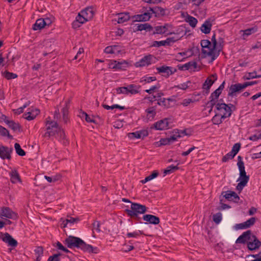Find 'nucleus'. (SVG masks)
<instances>
[{"label": "nucleus", "instance_id": "nucleus-1", "mask_svg": "<svg viewBox=\"0 0 261 261\" xmlns=\"http://www.w3.org/2000/svg\"><path fill=\"white\" fill-rule=\"evenodd\" d=\"M64 244L68 248L73 247L80 248L84 252L88 253H98L99 249L97 247H93L91 245L86 244L80 238L72 236H68L64 241Z\"/></svg>", "mask_w": 261, "mask_h": 261}, {"label": "nucleus", "instance_id": "nucleus-2", "mask_svg": "<svg viewBox=\"0 0 261 261\" xmlns=\"http://www.w3.org/2000/svg\"><path fill=\"white\" fill-rule=\"evenodd\" d=\"M146 211L147 207L145 205L134 202L132 203L130 209L126 208L124 210V212L131 218L139 221L141 218L139 216V215L144 214Z\"/></svg>", "mask_w": 261, "mask_h": 261}, {"label": "nucleus", "instance_id": "nucleus-3", "mask_svg": "<svg viewBox=\"0 0 261 261\" xmlns=\"http://www.w3.org/2000/svg\"><path fill=\"white\" fill-rule=\"evenodd\" d=\"M211 40L213 44L212 49L210 50V51L203 49L202 50V54L204 55L203 58H205L206 56L211 57V61L210 62H213L219 56V51H217L218 43L216 39V34L215 33L212 37Z\"/></svg>", "mask_w": 261, "mask_h": 261}, {"label": "nucleus", "instance_id": "nucleus-4", "mask_svg": "<svg viewBox=\"0 0 261 261\" xmlns=\"http://www.w3.org/2000/svg\"><path fill=\"white\" fill-rule=\"evenodd\" d=\"M216 110L219 111H224L223 114H221V118H226L229 117L232 113V110L230 107L223 102H218L216 106Z\"/></svg>", "mask_w": 261, "mask_h": 261}, {"label": "nucleus", "instance_id": "nucleus-5", "mask_svg": "<svg viewBox=\"0 0 261 261\" xmlns=\"http://www.w3.org/2000/svg\"><path fill=\"white\" fill-rule=\"evenodd\" d=\"M46 125H48L46 128L47 132L44 134V137H50L57 135L59 129L58 124L56 122L48 121Z\"/></svg>", "mask_w": 261, "mask_h": 261}, {"label": "nucleus", "instance_id": "nucleus-6", "mask_svg": "<svg viewBox=\"0 0 261 261\" xmlns=\"http://www.w3.org/2000/svg\"><path fill=\"white\" fill-rule=\"evenodd\" d=\"M170 118H166L162 120H160L154 123L152 126L150 127L151 129H155L156 130H165L169 128V123Z\"/></svg>", "mask_w": 261, "mask_h": 261}, {"label": "nucleus", "instance_id": "nucleus-7", "mask_svg": "<svg viewBox=\"0 0 261 261\" xmlns=\"http://www.w3.org/2000/svg\"><path fill=\"white\" fill-rule=\"evenodd\" d=\"M217 80V75L216 73L212 74L206 79L202 85L204 94H207L209 93L210 88Z\"/></svg>", "mask_w": 261, "mask_h": 261}, {"label": "nucleus", "instance_id": "nucleus-8", "mask_svg": "<svg viewBox=\"0 0 261 261\" xmlns=\"http://www.w3.org/2000/svg\"><path fill=\"white\" fill-rule=\"evenodd\" d=\"M254 236L251 230H248L244 232L236 240V243L237 244H247L248 241H249L252 239V236Z\"/></svg>", "mask_w": 261, "mask_h": 261}, {"label": "nucleus", "instance_id": "nucleus-9", "mask_svg": "<svg viewBox=\"0 0 261 261\" xmlns=\"http://www.w3.org/2000/svg\"><path fill=\"white\" fill-rule=\"evenodd\" d=\"M180 37H169L166 40H162V41H154L152 42V44L151 45V46L153 47H160L161 46H165V45H171V43H174L179 39H180Z\"/></svg>", "mask_w": 261, "mask_h": 261}, {"label": "nucleus", "instance_id": "nucleus-10", "mask_svg": "<svg viewBox=\"0 0 261 261\" xmlns=\"http://www.w3.org/2000/svg\"><path fill=\"white\" fill-rule=\"evenodd\" d=\"M261 246V242L254 235L252 236V239L248 241L247 247L250 251H254L258 249Z\"/></svg>", "mask_w": 261, "mask_h": 261}, {"label": "nucleus", "instance_id": "nucleus-11", "mask_svg": "<svg viewBox=\"0 0 261 261\" xmlns=\"http://www.w3.org/2000/svg\"><path fill=\"white\" fill-rule=\"evenodd\" d=\"M256 220V218L255 217H251L249 219H248V220H247L246 221H245L244 222L239 223V224H237L234 226V228L236 230H238V229H247V228H250V227H251L255 224Z\"/></svg>", "mask_w": 261, "mask_h": 261}, {"label": "nucleus", "instance_id": "nucleus-12", "mask_svg": "<svg viewBox=\"0 0 261 261\" xmlns=\"http://www.w3.org/2000/svg\"><path fill=\"white\" fill-rule=\"evenodd\" d=\"M221 195L223 196L228 201H233L235 203H238L240 200V197L234 191H227L226 192H222Z\"/></svg>", "mask_w": 261, "mask_h": 261}, {"label": "nucleus", "instance_id": "nucleus-13", "mask_svg": "<svg viewBox=\"0 0 261 261\" xmlns=\"http://www.w3.org/2000/svg\"><path fill=\"white\" fill-rule=\"evenodd\" d=\"M154 58L155 57L152 55L145 56L135 63V66L140 67L148 66L151 64L152 59Z\"/></svg>", "mask_w": 261, "mask_h": 261}, {"label": "nucleus", "instance_id": "nucleus-14", "mask_svg": "<svg viewBox=\"0 0 261 261\" xmlns=\"http://www.w3.org/2000/svg\"><path fill=\"white\" fill-rule=\"evenodd\" d=\"M13 150L12 147L9 148L7 146L0 145V158L3 160H10L11 159V153Z\"/></svg>", "mask_w": 261, "mask_h": 261}, {"label": "nucleus", "instance_id": "nucleus-15", "mask_svg": "<svg viewBox=\"0 0 261 261\" xmlns=\"http://www.w3.org/2000/svg\"><path fill=\"white\" fill-rule=\"evenodd\" d=\"M243 89L244 88L242 85V84L238 83L232 84L229 87L228 96L230 97L235 96L237 95V93L241 92Z\"/></svg>", "mask_w": 261, "mask_h": 261}, {"label": "nucleus", "instance_id": "nucleus-16", "mask_svg": "<svg viewBox=\"0 0 261 261\" xmlns=\"http://www.w3.org/2000/svg\"><path fill=\"white\" fill-rule=\"evenodd\" d=\"M156 70L160 73H163L166 74L164 75L166 77H169L170 75L173 74L177 71L176 69L167 66H162L160 67H157Z\"/></svg>", "mask_w": 261, "mask_h": 261}, {"label": "nucleus", "instance_id": "nucleus-17", "mask_svg": "<svg viewBox=\"0 0 261 261\" xmlns=\"http://www.w3.org/2000/svg\"><path fill=\"white\" fill-rule=\"evenodd\" d=\"M151 13L147 12L142 14L135 15L132 16L134 22H145L148 21L151 17Z\"/></svg>", "mask_w": 261, "mask_h": 261}, {"label": "nucleus", "instance_id": "nucleus-18", "mask_svg": "<svg viewBox=\"0 0 261 261\" xmlns=\"http://www.w3.org/2000/svg\"><path fill=\"white\" fill-rule=\"evenodd\" d=\"M0 217L2 218L6 217L8 219H13L16 217V214L9 207H3L1 208Z\"/></svg>", "mask_w": 261, "mask_h": 261}, {"label": "nucleus", "instance_id": "nucleus-19", "mask_svg": "<svg viewBox=\"0 0 261 261\" xmlns=\"http://www.w3.org/2000/svg\"><path fill=\"white\" fill-rule=\"evenodd\" d=\"M4 237L2 238L3 241L8 243V245L13 247L17 246V241L14 239L9 233L6 232L4 234Z\"/></svg>", "mask_w": 261, "mask_h": 261}, {"label": "nucleus", "instance_id": "nucleus-20", "mask_svg": "<svg viewBox=\"0 0 261 261\" xmlns=\"http://www.w3.org/2000/svg\"><path fill=\"white\" fill-rule=\"evenodd\" d=\"M135 28L134 29V32L142 31L145 30L146 31H151L153 30V27L151 25L148 23L142 24L137 23L135 24Z\"/></svg>", "mask_w": 261, "mask_h": 261}, {"label": "nucleus", "instance_id": "nucleus-21", "mask_svg": "<svg viewBox=\"0 0 261 261\" xmlns=\"http://www.w3.org/2000/svg\"><path fill=\"white\" fill-rule=\"evenodd\" d=\"M171 25L166 23L164 25H158L154 28L155 31L153 32L151 34L152 35L155 34H165L168 30V29Z\"/></svg>", "mask_w": 261, "mask_h": 261}, {"label": "nucleus", "instance_id": "nucleus-22", "mask_svg": "<svg viewBox=\"0 0 261 261\" xmlns=\"http://www.w3.org/2000/svg\"><path fill=\"white\" fill-rule=\"evenodd\" d=\"M128 64L125 61L123 62H117L116 61H113L110 65V67L112 69L124 70L128 67Z\"/></svg>", "mask_w": 261, "mask_h": 261}, {"label": "nucleus", "instance_id": "nucleus-23", "mask_svg": "<svg viewBox=\"0 0 261 261\" xmlns=\"http://www.w3.org/2000/svg\"><path fill=\"white\" fill-rule=\"evenodd\" d=\"M143 219L144 221L154 225L158 224L160 223V218L152 215H145L143 216Z\"/></svg>", "mask_w": 261, "mask_h": 261}, {"label": "nucleus", "instance_id": "nucleus-24", "mask_svg": "<svg viewBox=\"0 0 261 261\" xmlns=\"http://www.w3.org/2000/svg\"><path fill=\"white\" fill-rule=\"evenodd\" d=\"M197 66V62L195 61H190L184 65H178L177 67L180 70H187L190 69L192 67L196 68Z\"/></svg>", "mask_w": 261, "mask_h": 261}, {"label": "nucleus", "instance_id": "nucleus-25", "mask_svg": "<svg viewBox=\"0 0 261 261\" xmlns=\"http://www.w3.org/2000/svg\"><path fill=\"white\" fill-rule=\"evenodd\" d=\"M212 27V24L211 21L210 20H206L202 24L200 28V30L203 33L207 34L210 33Z\"/></svg>", "mask_w": 261, "mask_h": 261}, {"label": "nucleus", "instance_id": "nucleus-26", "mask_svg": "<svg viewBox=\"0 0 261 261\" xmlns=\"http://www.w3.org/2000/svg\"><path fill=\"white\" fill-rule=\"evenodd\" d=\"M6 123L8 125V127L12 129L13 131L19 132H21V126L18 123H16L13 120H8Z\"/></svg>", "mask_w": 261, "mask_h": 261}, {"label": "nucleus", "instance_id": "nucleus-27", "mask_svg": "<svg viewBox=\"0 0 261 261\" xmlns=\"http://www.w3.org/2000/svg\"><path fill=\"white\" fill-rule=\"evenodd\" d=\"M92 18V15L91 16L84 15L81 13H79L78 15L76 17L75 21L79 22L81 24L88 21Z\"/></svg>", "mask_w": 261, "mask_h": 261}, {"label": "nucleus", "instance_id": "nucleus-28", "mask_svg": "<svg viewBox=\"0 0 261 261\" xmlns=\"http://www.w3.org/2000/svg\"><path fill=\"white\" fill-rule=\"evenodd\" d=\"M257 31V28L256 27H252L249 29H247L245 30H241L240 32H242V37L243 39H245L246 37L250 35L251 34L256 32Z\"/></svg>", "mask_w": 261, "mask_h": 261}, {"label": "nucleus", "instance_id": "nucleus-29", "mask_svg": "<svg viewBox=\"0 0 261 261\" xmlns=\"http://www.w3.org/2000/svg\"><path fill=\"white\" fill-rule=\"evenodd\" d=\"M126 87L127 88L128 94L130 93L132 94H135L139 92L138 89L141 88V86L135 84H130Z\"/></svg>", "mask_w": 261, "mask_h": 261}, {"label": "nucleus", "instance_id": "nucleus-30", "mask_svg": "<svg viewBox=\"0 0 261 261\" xmlns=\"http://www.w3.org/2000/svg\"><path fill=\"white\" fill-rule=\"evenodd\" d=\"M44 21L43 18L38 19L33 26V29L35 31L40 30L44 28Z\"/></svg>", "mask_w": 261, "mask_h": 261}, {"label": "nucleus", "instance_id": "nucleus-31", "mask_svg": "<svg viewBox=\"0 0 261 261\" xmlns=\"http://www.w3.org/2000/svg\"><path fill=\"white\" fill-rule=\"evenodd\" d=\"M11 181L12 183H16L17 181H20V177L16 170H12L10 173Z\"/></svg>", "mask_w": 261, "mask_h": 261}, {"label": "nucleus", "instance_id": "nucleus-32", "mask_svg": "<svg viewBox=\"0 0 261 261\" xmlns=\"http://www.w3.org/2000/svg\"><path fill=\"white\" fill-rule=\"evenodd\" d=\"M237 165L240 171V178H246V179H249V176L246 175L244 164L239 163V164H238Z\"/></svg>", "mask_w": 261, "mask_h": 261}, {"label": "nucleus", "instance_id": "nucleus-33", "mask_svg": "<svg viewBox=\"0 0 261 261\" xmlns=\"http://www.w3.org/2000/svg\"><path fill=\"white\" fill-rule=\"evenodd\" d=\"M130 19L129 13H120L119 14L117 22L118 23H123Z\"/></svg>", "mask_w": 261, "mask_h": 261}, {"label": "nucleus", "instance_id": "nucleus-34", "mask_svg": "<svg viewBox=\"0 0 261 261\" xmlns=\"http://www.w3.org/2000/svg\"><path fill=\"white\" fill-rule=\"evenodd\" d=\"M261 77V75H257L256 72L254 71L252 72H248L243 76V79L245 80H249L250 79Z\"/></svg>", "mask_w": 261, "mask_h": 261}, {"label": "nucleus", "instance_id": "nucleus-35", "mask_svg": "<svg viewBox=\"0 0 261 261\" xmlns=\"http://www.w3.org/2000/svg\"><path fill=\"white\" fill-rule=\"evenodd\" d=\"M239 179L240 181L237 186V189L241 191L243 188L247 185L249 179H246V178H239Z\"/></svg>", "mask_w": 261, "mask_h": 261}, {"label": "nucleus", "instance_id": "nucleus-36", "mask_svg": "<svg viewBox=\"0 0 261 261\" xmlns=\"http://www.w3.org/2000/svg\"><path fill=\"white\" fill-rule=\"evenodd\" d=\"M186 21L188 22L192 28H195L198 22V20L196 18L189 15L187 17Z\"/></svg>", "mask_w": 261, "mask_h": 261}, {"label": "nucleus", "instance_id": "nucleus-37", "mask_svg": "<svg viewBox=\"0 0 261 261\" xmlns=\"http://www.w3.org/2000/svg\"><path fill=\"white\" fill-rule=\"evenodd\" d=\"M157 104L159 106H163L166 109L169 108L172 106V105L169 103V102L165 98L158 99Z\"/></svg>", "mask_w": 261, "mask_h": 261}, {"label": "nucleus", "instance_id": "nucleus-38", "mask_svg": "<svg viewBox=\"0 0 261 261\" xmlns=\"http://www.w3.org/2000/svg\"><path fill=\"white\" fill-rule=\"evenodd\" d=\"M36 114H33L32 112H28L26 113H24L23 116L25 119H26L28 120H32L35 118L39 112V110L38 109L35 110Z\"/></svg>", "mask_w": 261, "mask_h": 261}, {"label": "nucleus", "instance_id": "nucleus-39", "mask_svg": "<svg viewBox=\"0 0 261 261\" xmlns=\"http://www.w3.org/2000/svg\"><path fill=\"white\" fill-rule=\"evenodd\" d=\"M14 147L16 150V152L18 155L21 156H24L25 155V152L21 148V146L19 143H15Z\"/></svg>", "mask_w": 261, "mask_h": 261}, {"label": "nucleus", "instance_id": "nucleus-40", "mask_svg": "<svg viewBox=\"0 0 261 261\" xmlns=\"http://www.w3.org/2000/svg\"><path fill=\"white\" fill-rule=\"evenodd\" d=\"M0 135L3 137L7 136L10 139L13 138V136L10 135L9 131L6 128L1 125H0Z\"/></svg>", "mask_w": 261, "mask_h": 261}, {"label": "nucleus", "instance_id": "nucleus-41", "mask_svg": "<svg viewBox=\"0 0 261 261\" xmlns=\"http://www.w3.org/2000/svg\"><path fill=\"white\" fill-rule=\"evenodd\" d=\"M155 9H156L155 17L164 16L167 15L166 13V9L160 7H155Z\"/></svg>", "mask_w": 261, "mask_h": 261}, {"label": "nucleus", "instance_id": "nucleus-42", "mask_svg": "<svg viewBox=\"0 0 261 261\" xmlns=\"http://www.w3.org/2000/svg\"><path fill=\"white\" fill-rule=\"evenodd\" d=\"M3 75L7 80L14 79L17 77V75L15 73L5 71L2 72Z\"/></svg>", "mask_w": 261, "mask_h": 261}, {"label": "nucleus", "instance_id": "nucleus-43", "mask_svg": "<svg viewBox=\"0 0 261 261\" xmlns=\"http://www.w3.org/2000/svg\"><path fill=\"white\" fill-rule=\"evenodd\" d=\"M178 169L179 167L177 166L171 165L164 170V173L165 175L170 174Z\"/></svg>", "mask_w": 261, "mask_h": 261}, {"label": "nucleus", "instance_id": "nucleus-44", "mask_svg": "<svg viewBox=\"0 0 261 261\" xmlns=\"http://www.w3.org/2000/svg\"><path fill=\"white\" fill-rule=\"evenodd\" d=\"M156 78L155 76H144L140 80V83L145 82L146 83H149L153 81H156Z\"/></svg>", "mask_w": 261, "mask_h": 261}, {"label": "nucleus", "instance_id": "nucleus-45", "mask_svg": "<svg viewBox=\"0 0 261 261\" xmlns=\"http://www.w3.org/2000/svg\"><path fill=\"white\" fill-rule=\"evenodd\" d=\"M225 118H221V117H219V115L216 114L212 118V120L213 121V124L219 125L222 123V119H224Z\"/></svg>", "mask_w": 261, "mask_h": 261}, {"label": "nucleus", "instance_id": "nucleus-46", "mask_svg": "<svg viewBox=\"0 0 261 261\" xmlns=\"http://www.w3.org/2000/svg\"><path fill=\"white\" fill-rule=\"evenodd\" d=\"M217 51H219V53L220 54V51L222 50L224 41V39L222 37H220L218 39V41L217 42Z\"/></svg>", "mask_w": 261, "mask_h": 261}, {"label": "nucleus", "instance_id": "nucleus-47", "mask_svg": "<svg viewBox=\"0 0 261 261\" xmlns=\"http://www.w3.org/2000/svg\"><path fill=\"white\" fill-rule=\"evenodd\" d=\"M222 91L217 89L215 90L213 93H211V96L210 97V99H213L214 100L217 99L220 95L221 94Z\"/></svg>", "mask_w": 261, "mask_h": 261}, {"label": "nucleus", "instance_id": "nucleus-48", "mask_svg": "<svg viewBox=\"0 0 261 261\" xmlns=\"http://www.w3.org/2000/svg\"><path fill=\"white\" fill-rule=\"evenodd\" d=\"M81 13L84 15L91 16L92 15V18L93 16L94 12L92 8H86L85 10H82Z\"/></svg>", "mask_w": 261, "mask_h": 261}, {"label": "nucleus", "instance_id": "nucleus-49", "mask_svg": "<svg viewBox=\"0 0 261 261\" xmlns=\"http://www.w3.org/2000/svg\"><path fill=\"white\" fill-rule=\"evenodd\" d=\"M81 118L85 117V120L87 122L95 123L94 119L91 118L85 112H82L80 115Z\"/></svg>", "mask_w": 261, "mask_h": 261}, {"label": "nucleus", "instance_id": "nucleus-50", "mask_svg": "<svg viewBox=\"0 0 261 261\" xmlns=\"http://www.w3.org/2000/svg\"><path fill=\"white\" fill-rule=\"evenodd\" d=\"M235 156V155L232 153L231 151L225 155L222 159L223 162H226L229 160L232 159Z\"/></svg>", "mask_w": 261, "mask_h": 261}, {"label": "nucleus", "instance_id": "nucleus-51", "mask_svg": "<svg viewBox=\"0 0 261 261\" xmlns=\"http://www.w3.org/2000/svg\"><path fill=\"white\" fill-rule=\"evenodd\" d=\"M241 144L240 143H236L232 147L231 152L235 155L238 153L241 148Z\"/></svg>", "mask_w": 261, "mask_h": 261}, {"label": "nucleus", "instance_id": "nucleus-52", "mask_svg": "<svg viewBox=\"0 0 261 261\" xmlns=\"http://www.w3.org/2000/svg\"><path fill=\"white\" fill-rule=\"evenodd\" d=\"M35 254L37 255V257L41 258L43 254V248L42 246H38L35 250Z\"/></svg>", "mask_w": 261, "mask_h": 261}, {"label": "nucleus", "instance_id": "nucleus-53", "mask_svg": "<svg viewBox=\"0 0 261 261\" xmlns=\"http://www.w3.org/2000/svg\"><path fill=\"white\" fill-rule=\"evenodd\" d=\"M156 107L155 106L151 107L146 110V112L148 114H150L151 116L153 118L156 115Z\"/></svg>", "mask_w": 261, "mask_h": 261}, {"label": "nucleus", "instance_id": "nucleus-54", "mask_svg": "<svg viewBox=\"0 0 261 261\" xmlns=\"http://www.w3.org/2000/svg\"><path fill=\"white\" fill-rule=\"evenodd\" d=\"M61 255V253H58L56 254H54L51 256H50L47 260L48 261H60V259L59 258V256Z\"/></svg>", "mask_w": 261, "mask_h": 261}, {"label": "nucleus", "instance_id": "nucleus-55", "mask_svg": "<svg viewBox=\"0 0 261 261\" xmlns=\"http://www.w3.org/2000/svg\"><path fill=\"white\" fill-rule=\"evenodd\" d=\"M213 221L216 223L219 224L222 220V215L219 213L214 214L213 216Z\"/></svg>", "mask_w": 261, "mask_h": 261}, {"label": "nucleus", "instance_id": "nucleus-56", "mask_svg": "<svg viewBox=\"0 0 261 261\" xmlns=\"http://www.w3.org/2000/svg\"><path fill=\"white\" fill-rule=\"evenodd\" d=\"M118 45H113V46H109L106 47L105 49V52L106 54H114L115 50L114 49L115 48H118Z\"/></svg>", "mask_w": 261, "mask_h": 261}, {"label": "nucleus", "instance_id": "nucleus-57", "mask_svg": "<svg viewBox=\"0 0 261 261\" xmlns=\"http://www.w3.org/2000/svg\"><path fill=\"white\" fill-rule=\"evenodd\" d=\"M188 84H191V81H188L186 83L181 84L180 85H178L177 86H175V87L177 88L178 89H182L184 90H186L188 87L189 85Z\"/></svg>", "mask_w": 261, "mask_h": 261}, {"label": "nucleus", "instance_id": "nucleus-58", "mask_svg": "<svg viewBox=\"0 0 261 261\" xmlns=\"http://www.w3.org/2000/svg\"><path fill=\"white\" fill-rule=\"evenodd\" d=\"M159 175V171L158 170H154L150 175L146 177V180L150 181Z\"/></svg>", "mask_w": 261, "mask_h": 261}, {"label": "nucleus", "instance_id": "nucleus-59", "mask_svg": "<svg viewBox=\"0 0 261 261\" xmlns=\"http://www.w3.org/2000/svg\"><path fill=\"white\" fill-rule=\"evenodd\" d=\"M128 137L130 139H140V135L139 134V131H136L133 133H130L127 134Z\"/></svg>", "mask_w": 261, "mask_h": 261}, {"label": "nucleus", "instance_id": "nucleus-60", "mask_svg": "<svg viewBox=\"0 0 261 261\" xmlns=\"http://www.w3.org/2000/svg\"><path fill=\"white\" fill-rule=\"evenodd\" d=\"M143 234L142 231H139L138 232H128L126 234V236L128 238L134 237L137 238L141 234Z\"/></svg>", "mask_w": 261, "mask_h": 261}, {"label": "nucleus", "instance_id": "nucleus-61", "mask_svg": "<svg viewBox=\"0 0 261 261\" xmlns=\"http://www.w3.org/2000/svg\"><path fill=\"white\" fill-rule=\"evenodd\" d=\"M175 131L176 133L179 134L180 135V138L184 136H191V133H187V129H185L184 130H179L178 129H175Z\"/></svg>", "mask_w": 261, "mask_h": 261}, {"label": "nucleus", "instance_id": "nucleus-62", "mask_svg": "<svg viewBox=\"0 0 261 261\" xmlns=\"http://www.w3.org/2000/svg\"><path fill=\"white\" fill-rule=\"evenodd\" d=\"M116 90L118 94L123 93L128 94L127 88L126 87H119L117 88Z\"/></svg>", "mask_w": 261, "mask_h": 261}, {"label": "nucleus", "instance_id": "nucleus-63", "mask_svg": "<svg viewBox=\"0 0 261 261\" xmlns=\"http://www.w3.org/2000/svg\"><path fill=\"white\" fill-rule=\"evenodd\" d=\"M92 226H93V229L96 230L98 232L100 231V223L99 221H95L92 223Z\"/></svg>", "mask_w": 261, "mask_h": 261}, {"label": "nucleus", "instance_id": "nucleus-64", "mask_svg": "<svg viewBox=\"0 0 261 261\" xmlns=\"http://www.w3.org/2000/svg\"><path fill=\"white\" fill-rule=\"evenodd\" d=\"M57 135L58 137H59V138L61 139H64L65 138V132L61 127H59V129L57 133Z\"/></svg>", "mask_w": 261, "mask_h": 261}]
</instances>
